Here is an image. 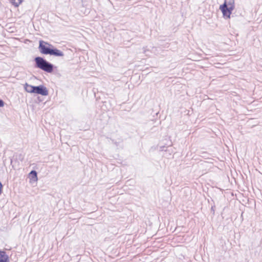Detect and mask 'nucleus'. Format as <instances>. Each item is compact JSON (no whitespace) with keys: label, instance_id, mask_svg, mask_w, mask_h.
Segmentation results:
<instances>
[{"label":"nucleus","instance_id":"423d86ee","mask_svg":"<svg viewBox=\"0 0 262 262\" xmlns=\"http://www.w3.org/2000/svg\"><path fill=\"white\" fill-rule=\"evenodd\" d=\"M0 262H10L9 256L4 251H0Z\"/></svg>","mask_w":262,"mask_h":262},{"label":"nucleus","instance_id":"9d476101","mask_svg":"<svg viewBox=\"0 0 262 262\" xmlns=\"http://www.w3.org/2000/svg\"><path fill=\"white\" fill-rule=\"evenodd\" d=\"M2 188H3V185L1 182H0V194L2 192Z\"/></svg>","mask_w":262,"mask_h":262},{"label":"nucleus","instance_id":"7ed1b4c3","mask_svg":"<svg viewBox=\"0 0 262 262\" xmlns=\"http://www.w3.org/2000/svg\"><path fill=\"white\" fill-rule=\"evenodd\" d=\"M35 61L37 68L47 72L51 73L53 71V66L41 57H36Z\"/></svg>","mask_w":262,"mask_h":262},{"label":"nucleus","instance_id":"39448f33","mask_svg":"<svg viewBox=\"0 0 262 262\" xmlns=\"http://www.w3.org/2000/svg\"><path fill=\"white\" fill-rule=\"evenodd\" d=\"M29 183L32 185L36 184L38 181L37 172L34 171H31L29 174Z\"/></svg>","mask_w":262,"mask_h":262},{"label":"nucleus","instance_id":"1a4fd4ad","mask_svg":"<svg viewBox=\"0 0 262 262\" xmlns=\"http://www.w3.org/2000/svg\"><path fill=\"white\" fill-rule=\"evenodd\" d=\"M4 102L2 100H0V107H3V106H4Z\"/></svg>","mask_w":262,"mask_h":262},{"label":"nucleus","instance_id":"6e6552de","mask_svg":"<svg viewBox=\"0 0 262 262\" xmlns=\"http://www.w3.org/2000/svg\"><path fill=\"white\" fill-rule=\"evenodd\" d=\"M23 1V0H10V2L15 7H18Z\"/></svg>","mask_w":262,"mask_h":262},{"label":"nucleus","instance_id":"0eeeda50","mask_svg":"<svg viewBox=\"0 0 262 262\" xmlns=\"http://www.w3.org/2000/svg\"><path fill=\"white\" fill-rule=\"evenodd\" d=\"M34 86H32L31 85H30L28 83H26L24 85V89L25 91L29 93H34Z\"/></svg>","mask_w":262,"mask_h":262},{"label":"nucleus","instance_id":"f257e3e1","mask_svg":"<svg viewBox=\"0 0 262 262\" xmlns=\"http://www.w3.org/2000/svg\"><path fill=\"white\" fill-rule=\"evenodd\" d=\"M39 48L40 52L44 54H49L59 57L64 55L62 51L57 49H54L52 45L42 40L39 41Z\"/></svg>","mask_w":262,"mask_h":262},{"label":"nucleus","instance_id":"f03ea898","mask_svg":"<svg viewBox=\"0 0 262 262\" xmlns=\"http://www.w3.org/2000/svg\"><path fill=\"white\" fill-rule=\"evenodd\" d=\"M234 9V1L229 0L225 1L224 3L220 6V10L223 13L225 19H229L232 11Z\"/></svg>","mask_w":262,"mask_h":262},{"label":"nucleus","instance_id":"20e7f679","mask_svg":"<svg viewBox=\"0 0 262 262\" xmlns=\"http://www.w3.org/2000/svg\"><path fill=\"white\" fill-rule=\"evenodd\" d=\"M33 93L42 96H47L49 94L47 88L43 85L35 86Z\"/></svg>","mask_w":262,"mask_h":262}]
</instances>
